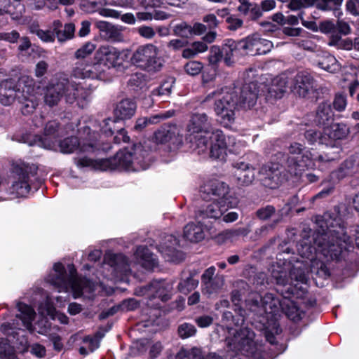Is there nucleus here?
<instances>
[{"mask_svg":"<svg viewBox=\"0 0 359 359\" xmlns=\"http://www.w3.org/2000/svg\"><path fill=\"white\" fill-rule=\"evenodd\" d=\"M320 32L332 36L334 34L341 35H348L351 32V28L348 22L343 20H337L334 22L331 20L321 22L319 25Z\"/></svg>","mask_w":359,"mask_h":359,"instance_id":"bb28decb","label":"nucleus"},{"mask_svg":"<svg viewBox=\"0 0 359 359\" xmlns=\"http://www.w3.org/2000/svg\"><path fill=\"white\" fill-rule=\"evenodd\" d=\"M137 104L130 98H125L118 102L114 108V116L117 119L126 120L131 118L135 114Z\"/></svg>","mask_w":359,"mask_h":359,"instance_id":"c85d7f7f","label":"nucleus"},{"mask_svg":"<svg viewBox=\"0 0 359 359\" xmlns=\"http://www.w3.org/2000/svg\"><path fill=\"white\" fill-rule=\"evenodd\" d=\"M135 257L142 266L147 270H151L158 265L156 256L145 246L137 247Z\"/></svg>","mask_w":359,"mask_h":359,"instance_id":"7c9ffc66","label":"nucleus"},{"mask_svg":"<svg viewBox=\"0 0 359 359\" xmlns=\"http://www.w3.org/2000/svg\"><path fill=\"white\" fill-rule=\"evenodd\" d=\"M65 86L63 84V79L56 83L47 86L44 94V102L49 107L57 105L63 97Z\"/></svg>","mask_w":359,"mask_h":359,"instance_id":"c756f323","label":"nucleus"},{"mask_svg":"<svg viewBox=\"0 0 359 359\" xmlns=\"http://www.w3.org/2000/svg\"><path fill=\"white\" fill-rule=\"evenodd\" d=\"M173 33L177 36L189 38L191 35V25L182 22L176 25L173 28Z\"/></svg>","mask_w":359,"mask_h":359,"instance_id":"680f3d73","label":"nucleus"},{"mask_svg":"<svg viewBox=\"0 0 359 359\" xmlns=\"http://www.w3.org/2000/svg\"><path fill=\"white\" fill-rule=\"evenodd\" d=\"M95 49V45L93 43L88 42L75 52V57L76 59H82L81 60H85V58L90 55Z\"/></svg>","mask_w":359,"mask_h":359,"instance_id":"bf43d9fd","label":"nucleus"},{"mask_svg":"<svg viewBox=\"0 0 359 359\" xmlns=\"http://www.w3.org/2000/svg\"><path fill=\"white\" fill-rule=\"evenodd\" d=\"M144 82L145 76L142 73H135L130 76L128 81V86L133 90H137L142 88Z\"/></svg>","mask_w":359,"mask_h":359,"instance_id":"5fc2aeb1","label":"nucleus"},{"mask_svg":"<svg viewBox=\"0 0 359 359\" xmlns=\"http://www.w3.org/2000/svg\"><path fill=\"white\" fill-rule=\"evenodd\" d=\"M271 277L276 283L280 286H286L290 284L289 269L280 266H273L271 270Z\"/></svg>","mask_w":359,"mask_h":359,"instance_id":"ea45409f","label":"nucleus"},{"mask_svg":"<svg viewBox=\"0 0 359 359\" xmlns=\"http://www.w3.org/2000/svg\"><path fill=\"white\" fill-rule=\"evenodd\" d=\"M172 285L164 280H154L149 284L140 286L135 290L137 296H147L148 306L157 309L161 306V302L170 299Z\"/></svg>","mask_w":359,"mask_h":359,"instance_id":"1a4fd4ad","label":"nucleus"},{"mask_svg":"<svg viewBox=\"0 0 359 359\" xmlns=\"http://www.w3.org/2000/svg\"><path fill=\"white\" fill-rule=\"evenodd\" d=\"M75 32V25L74 23H67L64 25L62 29L55 34L58 42L64 43L74 38Z\"/></svg>","mask_w":359,"mask_h":359,"instance_id":"de8ad7c7","label":"nucleus"},{"mask_svg":"<svg viewBox=\"0 0 359 359\" xmlns=\"http://www.w3.org/2000/svg\"><path fill=\"white\" fill-rule=\"evenodd\" d=\"M63 84L65 86L63 96L66 102L69 104L76 102L79 107H83L87 98L86 89L80 85L65 79H63Z\"/></svg>","mask_w":359,"mask_h":359,"instance_id":"a211bd4d","label":"nucleus"},{"mask_svg":"<svg viewBox=\"0 0 359 359\" xmlns=\"http://www.w3.org/2000/svg\"><path fill=\"white\" fill-rule=\"evenodd\" d=\"M304 137L310 144H313L316 142L320 144H324L321 140L323 137V133L318 131L316 129H310L305 132Z\"/></svg>","mask_w":359,"mask_h":359,"instance_id":"69168bd1","label":"nucleus"},{"mask_svg":"<svg viewBox=\"0 0 359 359\" xmlns=\"http://www.w3.org/2000/svg\"><path fill=\"white\" fill-rule=\"evenodd\" d=\"M318 66L330 73H336L341 69V65L336 57L330 54L324 55L321 58L318 62Z\"/></svg>","mask_w":359,"mask_h":359,"instance_id":"79ce46f5","label":"nucleus"},{"mask_svg":"<svg viewBox=\"0 0 359 359\" xmlns=\"http://www.w3.org/2000/svg\"><path fill=\"white\" fill-rule=\"evenodd\" d=\"M158 49L153 44L140 46L133 54L131 60L133 64L147 71H158L161 67L158 57Z\"/></svg>","mask_w":359,"mask_h":359,"instance_id":"9b49d317","label":"nucleus"},{"mask_svg":"<svg viewBox=\"0 0 359 359\" xmlns=\"http://www.w3.org/2000/svg\"><path fill=\"white\" fill-rule=\"evenodd\" d=\"M233 169L232 178L238 186H249L255 180V168L250 164L239 159L232 163Z\"/></svg>","mask_w":359,"mask_h":359,"instance_id":"ddd939ff","label":"nucleus"},{"mask_svg":"<svg viewBox=\"0 0 359 359\" xmlns=\"http://www.w3.org/2000/svg\"><path fill=\"white\" fill-rule=\"evenodd\" d=\"M224 284V276L221 274H216L213 279L204 285V290L208 294L217 292Z\"/></svg>","mask_w":359,"mask_h":359,"instance_id":"09e8293b","label":"nucleus"},{"mask_svg":"<svg viewBox=\"0 0 359 359\" xmlns=\"http://www.w3.org/2000/svg\"><path fill=\"white\" fill-rule=\"evenodd\" d=\"M79 133L80 140L76 137H70L60 142L59 147L62 153L71 154L76 150L91 153L100 148V135L97 132L92 130L88 126H85Z\"/></svg>","mask_w":359,"mask_h":359,"instance_id":"0eeeda50","label":"nucleus"},{"mask_svg":"<svg viewBox=\"0 0 359 359\" xmlns=\"http://www.w3.org/2000/svg\"><path fill=\"white\" fill-rule=\"evenodd\" d=\"M18 320H13L11 323H4L1 326V331L6 335L14 336L16 334V330H20Z\"/></svg>","mask_w":359,"mask_h":359,"instance_id":"774afa93","label":"nucleus"},{"mask_svg":"<svg viewBox=\"0 0 359 359\" xmlns=\"http://www.w3.org/2000/svg\"><path fill=\"white\" fill-rule=\"evenodd\" d=\"M248 309L253 313L260 324L265 327L273 325L276 327L277 316L280 309L279 299L271 293H266L263 297L257 296L247 302Z\"/></svg>","mask_w":359,"mask_h":359,"instance_id":"7ed1b4c3","label":"nucleus"},{"mask_svg":"<svg viewBox=\"0 0 359 359\" xmlns=\"http://www.w3.org/2000/svg\"><path fill=\"white\" fill-rule=\"evenodd\" d=\"M78 165L81 166H93L95 169L102 171L116 170L114 156L109 158L93 160L88 158H81L78 161Z\"/></svg>","mask_w":359,"mask_h":359,"instance_id":"473e14b6","label":"nucleus"},{"mask_svg":"<svg viewBox=\"0 0 359 359\" xmlns=\"http://www.w3.org/2000/svg\"><path fill=\"white\" fill-rule=\"evenodd\" d=\"M288 151L285 162L287 171L292 175L301 176L311 163V154L298 142L291 143Z\"/></svg>","mask_w":359,"mask_h":359,"instance_id":"9d476101","label":"nucleus"},{"mask_svg":"<svg viewBox=\"0 0 359 359\" xmlns=\"http://www.w3.org/2000/svg\"><path fill=\"white\" fill-rule=\"evenodd\" d=\"M334 111L328 102H323L318 106L316 112L315 122L320 126H325L334 119Z\"/></svg>","mask_w":359,"mask_h":359,"instance_id":"2f4dec72","label":"nucleus"},{"mask_svg":"<svg viewBox=\"0 0 359 359\" xmlns=\"http://www.w3.org/2000/svg\"><path fill=\"white\" fill-rule=\"evenodd\" d=\"M103 15L116 18L121 16L122 21L128 24H134L135 22V17L132 13H126L121 15L120 13L115 10L106 9L103 11Z\"/></svg>","mask_w":359,"mask_h":359,"instance_id":"4d7b16f0","label":"nucleus"},{"mask_svg":"<svg viewBox=\"0 0 359 359\" xmlns=\"http://www.w3.org/2000/svg\"><path fill=\"white\" fill-rule=\"evenodd\" d=\"M86 60H80L75 63L72 75L76 79H90L88 74L89 66Z\"/></svg>","mask_w":359,"mask_h":359,"instance_id":"49530a36","label":"nucleus"},{"mask_svg":"<svg viewBox=\"0 0 359 359\" xmlns=\"http://www.w3.org/2000/svg\"><path fill=\"white\" fill-rule=\"evenodd\" d=\"M359 167V155L354 154L347 158L342 163L341 169L344 171V175H348L351 171Z\"/></svg>","mask_w":359,"mask_h":359,"instance_id":"603ef678","label":"nucleus"},{"mask_svg":"<svg viewBox=\"0 0 359 359\" xmlns=\"http://www.w3.org/2000/svg\"><path fill=\"white\" fill-rule=\"evenodd\" d=\"M227 209L224 205H222L219 201H213L209 203L204 204L196 212V218L198 222H201L206 218L219 219L226 212Z\"/></svg>","mask_w":359,"mask_h":359,"instance_id":"4be33fe9","label":"nucleus"},{"mask_svg":"<svg viewBox=\"0 0 359 359\" xmlns=\"http://www.w3.org/2000/svg\"><path fill=\"white\" fill-rule=\"evenodd\" d=\"M248 55H264L272 49L273 43L267 39L259 37L258 34H253L244 39Z\"/></svg>","mask_w":359,"mask_h":359,"instance_id":"6ab92c4d","label":"nucleus"},{"mask_svg":"<svg viewBox=\"0 0 359 359\" xmlns=\"http://www.w3.org/2000/svg\"><path fill=\"white\" fill-rule=\"evenodd\" d=\"M315 80L309 73L302 72L296 75L293 90L300 97H308L315 90Z\"/></svg>","mask_w":359,"mask_h":359,"instance_id":"412c9836","label":"nucleus"},{"mask_svg":"<svg viewBox=\"0 0 359 359\" xmlns=\"http://www.w3.org/2000/svg\"><path fill=\"white\" fill-rule=\"evenodd\" d=\"M105 263L112 268L116 277L127 276L130 273L128 258L122 254H111L105 257Z\"/></svg>","mask_w":359,"mask_h":359,"instance_id":"5701e85b","label":"nucleus"},{"mask_svg":"<svg viewBox=\"0 0 359 359\" xmlns=\"http://www.w3.org/2000/svg\"><path fill=\"white\" fill-rule=\"evenodd\" d=\"M60 124L56 121H48L44 128L45 137L39 145L48 149H55L57 138L60 136Z\"/></svg>","mask_w":359,"mask_h":359,"instance_id":"a878e982","label":"nucleus"},{"mask_svg":"<svg viewBox=\"0 0 359 359\" xmlns=\"http://www.w3.org/2000/svg\"><path fill=\"white\" fill-rule=\"evenodd\" d=\"M276 208L273 205H267L258 208L255 212L256 217L262 221L270 219L276 213Z\"/></svg>","mask_w":359,"mask_h":359,"instance_id":"864d4df0","label":"nucleus"},{"mask_svg":"<svg viewBox=\"0 0 359 359\" xmlns=\"http://www.w3.org/2000/svg\"><path fill=\"white\" fill-rule=\"evenodd\" d=\"M174 129L170 126L161 127L154 133V140L157 143L165 144L170 141L175 136Z\"/></svg>","mask_w":359,"mask_h":359,"instance_id":"37998d69","label":"nucleus"},{"mask_svg":"<svg viewBox=\"0 0 359 359\" xmlns=\"http://www.w3.org/2000/svg\"><path fill=\"white\" fill-rule=\"evenodd\" d=\"M203 65L201 62L196 60H191L186 63L184 67V71L189 75L196 76L200 74L203 69Z\"/></svg>","mask_w":359,"mask_h":359,"instance_id":"0e129e2a","label":"nucleus"},{"mask_svg":"<svg viewBox=\"0 0 359 359\" xmlns=\"http://www.w3.org/2000/svg\"><path fill=\"white\" fill-rule=\"evenodd\" d=\"M196 332L197 330L195 325L189 323H183L177 328L178 335L182 339L194 337Z\"/></svg>","mask_w":359,"mask_h":359,"instance_id":"8fccbe9b","label":"nucleus"},{"mask_svg":"<svg viewBox=\"0 0 359 359\" xmlns=\"http://www.w3.org/2000/svg\"><path fill=\"white\" fill-rule=\"evenodd\" d=\"M198 281L194 278L191 273L183 274L181 281L178 285L180 292L187 294L196 287Z\"/></svg>","mask_w":359,"mask_h":359,"instance_id":"c03bdc74","label":"nucleus"},{"mask_svg":"<svg viewBox=\"0 0 359 359\" xmlns=\"http://www.w3.org/2000/svg\"><path fill=\"white\" fill-rule=\"evenodd\" d=\"M69 274L67 273L61 263H55L53 271L46 278V281L52 285L59 292L72 290L74 297L77 298L82 294L84 288V280L79 278L73 265H69Z\"/></svg>","mask_w":359,"mask_h":359,"instance_id":"20e7f679","label":"nucleus"},{"mask_svg":"<svg viewBox=\"0 0 359 359\" xmlns=\"http://www.w3.org/2000/svg\"><path fill=\"white\" fill-rule=\"evenodd\" d=\"M222 59L224 60L223 48H220L219 46H211L208 56L210 63L216 65Z\"/></svg>","mask_w":359,"mask_h":359,"instance_id":"052dcab7","label":"nucleus"},{"mask_svg":"<svg viewBox=\"0 0 359 359\" xmlns=\"http://www.w3.org/2000/svg\"><path fill=\"white\" fill-rule=\"evenodd\" d=\"M323 222L322 233H316L312 238H304L298 243V254L311 261L317 255L326 262L346 260L353 251L354 245L341 219L325 214Z\"/></svg>","mask_w":359,"mask_h":359,"instance_id":"f257e3e1","label":"nucleus"},{"mask_svg":"<svg viewBox=\"0 0 359 359\" xmlns=\"http://www.w3.org/2000/svg\"><path fill=\"white\" fill-rule=\"evenodd\" d=\"M15 100H18L17 84L12 80L2 81L0 83V102L8 106Z\"/></svg>","mask_w":359,"mask_h":359,"instance_id":"cd10ccee","label":"nucleus"},{"mask_svg":"<svg viewBox=\"0 0 359 359\" xmlns=\"http://www.w3.org/2000/svg\"><path fill=\"white\" fill-rule=\"evenodd\" d=\"M211 122L205 113L193 114L187 125V130L191 134H208L211 131Z\"/></svg>","mask_w":359,"mask_h":359,"instance_id":"393cba45","label":"nucleus"},{"mask_svg":"<svg viewBox=\"0 0 359 359\" xmlns=\"http://www.w3.org/2000/svg\"><path fill=\"white\" fill-rule=\"evenodd\" d=\"M18 100L25 104L26 108L33 110L37 105L35 97V88L32 80L22 79L17 83Z\"/></svg>","mask_w":359,"mask_h":359,"instance_id":"4468645a","label":"nucleus"},{"mask_svg":"<svg viewBox=\"0 0 359 359\" xmlns=\"http://www.w3.org/2000/svg\"><path fill=\"white\" fill-rule=\"evenodd\" d=\"M281 217L274 219L271 223L266 224L257 228L255 231V238L258 239L266 236L273 231L276 225L281 221Z\"/></svg>","mask_w":359,"mask_h":359,"instance_id":"3c124183","label":"nucleus"},{"mask_svg":"<svg viewBox=\"0 0 359 359\" xmlns=\"http://www.w3.org/2000/svg\"><path fill=\"white\" fill-rule=\"evenodd\" d=\"M229 189L228 184L223 182L213 181L205 184L202 187L201 191L208 194L219 197L220 201L223 196L229 194Z\"/></svg>","mask_w":359,"mask_h":359,"instance_id":"f704fd0d","label":"nucleus"},{"mask_svg":"<svg viewBox=\"0 0 359 359\" xmlns=\"http://www.w3.org/2000/svg\"><path fill=\"white\" fill-rule=\"evenodd\" d=\"M173 83L174 81L172 79H171V80L165 81L159 87L151 91V97H152V98L159 97L162 100H165L170 95Z\"/></svg>","mask_w":359,"mask_h":359,"instance_id":"a18cd8bd","label":"nucleus"},{"mask_svg":"<svg viewBox=\"0 0 359 359\" xmlns=\"http://www.w3.org/2000/svg\"><path fill=\"white\" fill-rule=\"evenodd\" d=\"M121 52L112 46H101L96 52V58L103 61L110 69L112 67H118L122 65Z\"/></svg>","mask_w":359,"mask_h":359,"instance_id":"b1692460","label":"nucleus"},{"mask_svg":"<svg viewBox=\"0 0 359 359\" xmlns=\"http://www.w3.org/2000/svg\"><path fill=\"white\" fill-rule=\"evenodd\" d=\"M95 60L93 64L89 66L88 74L90 79H105L107 77L109 69L99 58H96L95 55Z\"/></svg>","mask_w":359,"mask_h":359,"instance_id":"e433bc0d","label":"nucleus"},{"mask_svg":"<svg viewBox=\"0 0 359 359\" xmlns=\"http://www.w3.org/2000/svg\"><path fill=\"white\" fill-rule=\"evenodd\" d=\"M255 334L249 327H245L236 330L226 338V343L230 350L252 356L255 359H264L262 348L255 340Z\"/></svg>","mask_w":359,"mask_h":359,"instance_id":"39448f33","label":"nucleus"},{"mask_svg":"<svg viewBox=\"0 0 359 359\" xmlns=\"http://www.w3.org/2000/svg\"><path fill=\"white\" fill-rule=\"evenodd\" d=\"M289 276L290 280V284L293 283V281L299 283H306V276L303 269L293 266L289 270Z\"/></svg>","mask_w":359,"mask_h":359,"instance_id":"13d9d810","label":"nucleus"},{"mask_svg":"<svg viewBox=\"0 0 359 359\" xmlns=\"http://www.w3.org/2000/svg\"><path fill=\"white\" fill-rule=\"evenodd\" d=\"M116 169L130 170L133 163L132 154L128 151H120L114 156Z\"/></svg>","mask_w":359,"mask_h":359,"instance_id":"58836bf2","label":"nucleus"},{"mask_svg":"<svg viewBox=\"0 0 359 359\" xmlns=\"http://www.w3.org/2000/svg\"><path fill=\"white\" fill-rule=\"evenodd\" d=\"M236 315H233L231 311H224L222 314V321L228 330H231L233 326H238L244 323L245 311L242 307H238Z\"/></svg>","mask_w":359,"mask_h":359,"instance_id":"c9c22d12","label":"nucleus"},{"mask_svg":"<svg viewBox=\"0 0 359 359\" xmlns=\"http://www.w3.org/2000/svg\"><path fill=\"white\" fill-rule=\"evenodd\" d=\"M222 48L224 62L227 66L233 65L241 56L248 55L244 39L238 41L226 39Z\"/></svg>","mask_w":359,"mask_h":359,"instance_id":"dca6fc26","label":"nucleus"},{"mask_svg":"<svg viewBox=\"0 0 359 359\" xmlns=\"http://www.w3.org/2000/svg\"><path fill=\"white\" fill-rule=\"evenodd\" d=\"M259 177L263 186L269 189L278 188L283 181L281 172L276 164L263 165L259 171Z\"/></svg>","mask_w":359,"mask_h":359,"instance_id":"f3484780","label":"nucleus"},{"mask_svg":"<svg viewBox=\"0 0 359 359\" xmlns=\"http://www.w3.org/2000/svg\"><path fill=\"white\" fill-rule=\"evenodd\" d=\"M238 11L243 15L248 16L252 20H256L262 16L259 5L250 2L249 0H239Z\"/></svg>","mask_w":359,"mask_h":359,"instance_id":"72a5a7b5","label":"nucleus"},{"mask_svg":"<svg viewBox=\"0 0 359 359\" xmlns=\"http://www.w3.org/2000/svg\"><path fill=\"white\" fill-rule=\"evenodd\" d=\"M178 245L179 242L175 236L166 235L158 247V250L166 261L180 262L184 259V255L182 252L177 250Z\"/></svg>","mask_w":359,"mask_h":359,"instance_id":"2eb2a0df","label":"nucleus"},{"mask_svg":"<svg viewBox=\"0 0 359 359\" xmlns=\"http://www.w3.org/2000/svg\"><path fill=\"white\" fill-rule=\"evenodd\" d=\"M350 133L348 126L343 123H336L325 127L323 131V143L330 149L323 155L318 156L322 162H331L339 158L342 151L339 141L347 137Z\"/></svg>","mask_w":359,"mask_h":359,"instance_id":"423d86ee","label":"nucleus"},{"mask_svg":"<svg viewBox=\"0 0 359 359\" xmlns=\"http://www.w3.org/2000/svg\"><path fill=\"white\" fill-rule=\"evenodd\" d=\"M238 92L229 88H217L208 93L204 101L215 100L214 110L220 123L230 126L235 121V111L238 106Z\"/></svg>","mask_w":359,"mask_h":359,"instance_id":"f03ea898","label":"nucleus"},{"mask_svg":"<svg viewBox=\"0 0 359 359\" xmlns=\"http://www.w3.org/2000/svg\"><path fill=\"white\" fill-rule=\"evenodd\" d=\"M226 144H212L210 149V156L221 161L225 160L226 156Z\"/></svg>","mask_w":359,"mask_h":359,"instance_id":"e2e57ef3","label":"nucleus"},{"mask_svg":"<svg viewBox=\"0 0 359 359\" xmlns=\"http://www.w3.org/2000/svg\"><path fill=\"white\" fill-rule=\"evenodd\" d=\"M184 237L191 242L197 243L205 238V233L201 225L192 222L185 226Z\"/></svg>","mask_w":359,"mask_h":359,"instance_id":"4c0bfd02","label":"nucleus"},{"mask_svg":"<svg viewBox=\"0 0 359 359\" xmlns=\"http://www.w3.org/2000/svg\"><path fill=\"white\" fill-rule=\"evenodd\" d=\"M343 0H317V8L322 11L337 10Z\"/></svg>","mask_w":359,"mask_h":359,"instance_id":"6e6d98bb","label":"nucleus"},{"mask_svg":"<svg viewBox=\"0 0 359 359\" xmlns=\"http://www.w3.org/2000/svg\"><path fill=\"white\" fill-rule=\"evenodd\" d=\"M258 87L255 82L245 83L239 89L238 96V106L244 109H250L257 102Z\"/></svg>","mask_w":359,"mask_h":359,"instance_id":"aec40b11","label":"nucleus"},{"mask_svg":"<svg viewBox=\"0 0 359 359\" xmlns=\"http://www.w3.org/2000/svg\"><path fill=\"white\" fill-rule=\"evenodd\" d=\"M219 201L221 204L225 205L227 210L229 208H236L239 203L238 197L236 196L234 193L231 192L230 190L229 191V194L223 196V198Z\"/></svg>","mask_w":359,"mask_h":359,"instance_id":"338daca9","label":"nucleus"},{"mask_svg":"<svg viewBox=\"0 0 359 359\" xmlns=\"http://www.w3.org/2000/svg\"><path fill=\"white\" fill-rule=\"evenodd\" d=\"M17 307L20 313L18 314L16 317L22 321V324L27 330L31 333L36 331L39 334H46L50 330V324L46 318L39 320L34 326L32 321L36 315L34 310L31 306L22 303H18Z\"/></svg>","mask_w":359,"mask_h":359,"instance_id":"f8f14e48","label":"nucleus"},{"mask_svg":"<svg viewBox=\"0 0 359 359\" xmlns=\"http://www.w3.org/2000/svg\"><path fill=\"white\" fill-rule=\"evenodd\" d=\"M327 45L337 49L351 50L353 49V40L349 38L342 39L339 34H334L329 36Z\"/></svg>","mask_w":359,"mask_h":359,"instance_id":"a19ab883","label":"nucleus"},{"mask_svg":"<svg viewBox=\"0 0 359 359\" xmlns=\"http://www.w3.org/2000/svg\"><path fill=\"white\" fill-rule=\"evenodd\" d=\"M37 167L25 163L13 165L14 180L10 188V194L15 197H25L30 191L29 177L34 176Z\"/></svg>","mask_w":359,"mask_h":359,"instance_id":"6e6552de","label":"nucleus"}]
</instances>
